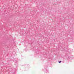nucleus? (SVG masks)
Masks as SVG:
<instances>
[{"label": "nucleus", "mask_w": 74, "mask_h": 74, "mask_svg": "<svg viewBox=\"0 0 74 74\" xmlns=\"http://www.w3.org/2000/svg\"><path fill=\"white\" fill-rule=\"evenodd\" d=\"M61 61H60L59 62V63H61Z\"/></svg>", "instance_id": "1"}]
</instances>
